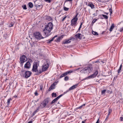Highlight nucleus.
Here are the masks:
<instances>
[{
    "label": "nucleus",
    "mask_w": 123,
    "mask_h": 123,
    "mask_svg": "<svg viewBox=\"0 0 123 123\" xmlns=\"http://www.w3.org/2000/svg\"><path fill=\"white\" fill-rule=\"evenodd\" d=\"M67 17V16H66L65 17H64L62 19V21H64V20Z\"/></svg>",
    "instance_id": "nucleus-51"
},
{
    "label": "nucleus",
    "mask_w": 123,
    "mask_h": 123,
    "mask_svg": "<svg viewBox=\"0 0 123 123\" xmlns=\"http://www.w3.org/2000/svg\"><path fill=\"white\" fill-rule=\"evenodd\" d=\"M109 113L108 114H110V113L112 112V110L111 109H109L108 110Z\"/></svg>",
    "instance_id": "nucleus-45"
},
{
    "label": "nucleus",
    "mask_w": 123,
    "mask_h": 123,
    "mask_svg": "<svg viewBox=\"0 0 123 123\" xmlns=\"http://www.w3.org/2000/svg\"><path fill=\"white\" fill-rule=\"evenodd\" d=\"M67 75V74H66V72L65 73H63V74H62L60 76V78H61L62 77H64L66 75Z\"/></svg>",
    "instance_id": "nucleus-25"
},
{
    "label": "nucleus",
    "mask_w": 123,
    "mask_h": 123,
    "mask_svg": "<svg viewBox=\"0 0 123 123\" xmlns=\"http://www.w3.org/2000/svg\"><path fill=\"white\" fill-rule=\"evenodd\" d=\"M61 38L60 37L58 38L56 40H55V41L57 42L59 41L60 40Z\"/></svg>",
    "instance_id": "nucleus-39"
},
{
    "label": "nucleus",
    "mask_w": 123,
    "mask_h": 123,
    "mask_svg": "<svg viewBox=\"0 0 123 123\" xmlns=\"http://www.w3.org/2000/svg\"><path fill=\"white\" fill-rule=\"evenodd\" d=\"M64 9L65 11H68V10L69 8L65 7H64Z\"/></svg>",
    "instance_id": "nucleus-41"
},
{
    "label": "nucleus",
    "mask_w": 123,
    "mask_h": 123,
    "mask_svg": "<svg viewBox=\"0 0 123 123\" xmlns=\"http://www.w3.org/2000/svg\"><path fill=\"white\" fill-rule=\"evenodd\" d=\"M55 83V82H54L51 85L49 89L48 90L49 91H50L51 90L54 89L55 88V86L56 85Z\"/></svg>",
    "instance_id": "nucleus-12"
},
{
    "label": "nucleus",
    "mask_w": 123,
    "mask_h": 123,
    "mask_svg": "<svg viewBox=\"0 0 123 123\" xmlns=\"http://www.w3.org/2000/svg\"><path fill=\"white\" fill-rule=\"evenodd\" d=\"M107 90H104L102 91V94H105V92Z\"/></svg>",
    "instance_id": "nucleus-36"
},
{
    "label": "nucleus",
    "mask_w": 123,
    "mask_h": 123,
    "mask_svg": "<svg viewBox=\"0 0 123 123\" xmlns=\"http://www.w3.org/2000/svg\"><path fill=\"white\" fill-rule=\"evenodd\" d=\"M13 24H12L11 23V24H10L9 25V27H12L13 26Z\"/></svg>",
    "instance_id": "nucleus-47"
},
{
    "label": "nucleus",
    "mask_w": 123,
    "mask_h": 123,
    "mask_svg": "<svg viewBox=\"0 0 123 123\" xmlns=\"http://www.w3.org/2000/svg\"><path fill=\"white\" fill-rule=\"evenodd\" d=\"M53 29V25L52 23L49 22L47 25L43 30V32L45 37H47L50 35L51 33V31Z\"/></svg>",
    "instance_id": "nucleus-1"
},
{
    "label": "nucleus",
    "mask_w": 123,
    "mask_h": 123,
    "mask_svg": "<svg viewBox=\"0 0 123 123\" xmlns=\"http://www.w3.org/2000/svg\"><path fill=\"white\" fill-rule=\"evenodd\" d=\"M97 19H94L92 21V23H95L97 21Z\"/></svg>",
    "instance_id": "nucleus-44"
},
{
    "label": "nucleus",
    "mask_w": 123,
    "mask_h": 123,
    "mask_svg": "<svg viewBox=\"0 0 123 123\" xmlns=\"http://www.w3.org/2000/svg\"><path fill=\"white\" fill-rule=\"evenodd\" d=\"M82 123H85V122H84L83 121H82Z\"/></svg>",
    "instance_id": "nucleus-64"
},
{
    "label": "nucleus",
    "mask_w": 123,
    "mask_h": 123,
    "mask_svg": "<svg viewBox=\"0 0 123 123\" xmlns=\"http://www.w3.org/2000/svg\"><path fill=\"white\" fill-rule=\"evenodd\" d=\"M0 104H1V106H2L3 103H2V100L1 101V102H0Z\"/></svg>",
    "instance_id": "nucleus-55"
},
{
    "label": "nucleus",
    "mask_w": 123,
    "mask_h": 123,
    "mask_svg": "<svg viewBox=\"0 0 123 123\" xmlns=\"http://www.w3.org/2000/svg\"><path fill=\"white\" fill-rule=\"evenodd\" d=\"M0 107L1 108H2V109H3V105H2V106H1V105L0 106Z\"/></svg>",
    "instance_id": "nucleus-59"
},
{
    "label": "nucleus",
    "mask_w": 123,
    "mask_h": 123,
    "mask_svg": "<svg viewBox=\"0 0 123 123\" xmlns=\"http://www.w3.org/2000/svg\"><path fill=\"white\" fill-rule=\"evenodd\" d=\"M22 7L23 9L25 10L27 9L26 5H24L22 6Z\"/></svg>",
    "instance_id": "nucleus-33"
},
{
    "label": "nucleus",
    "mask_w": 123,
    "mask_h": 123,
    "mask_svg": "<svg viewBox=\"0 0 123 123\" xmlns=\"http://www.w3.org/2000/svg\"><path fill=\"white\" fill-rule=\"evenodd\" d=\"M12 99L11 98H10L9 99H8L7 100V106H6V107H8V106H9L10 103V101Z\"/></svg>",
    "instance_id": "nucleus-26"
},
{
    "label": "nucleus",
    "mask_w": 123,
    "mask_h": 123,
    "mask_svg": "<svg viewBox=\"0 0 123 123\" xmlns=\"http://www.w3.org/2000/svg\"><path fill=\"white\" fill-rule=\"evenodd\" d=\"M26 58L25 56L24 55H23L20 57V63L23 65V63L25 62L26 60H25V58Z\"/></svg>",
    "instance_id": "nucleus-8"
},
{
    "label": "nucleus",
    "mask_w": 123,
    "mask_h": 123,
    "mask_svg": "<svg viewBox=\"0 0 123 123\" xmlns=\"http://www.w3.org/2000/svg\"><path fill=\"white\" fill-rule=\"evenodd\" d=\"M97 68H98V66L97 65Z\"/></svg>",
    "instance_id": "nucleus-63"
},
{
    "label": "nucleus",
    "mask_w": 123,
    "mask_h": 123,
    "mask_svg": "<svg viewBox=\"0 0 123 123\" xmlns=\"http://www.w3.org/2000/svg\"><path fill=\"white\" fill-rule=\"evenodd\" d=\"M114 27V24H112L111 25L110 29L109 30V31L110 32L112 31Z\"/></svg>",
    "instance_id": "nucleus-17"
},
{
    "label": "nucleus",
    "mask_w": 123,
    "mask_h": 123,
    "mask_svg": "<svg viewBox=\"0 0 123 123\" xmlns=\"http://www.w3.org/2000/svg\"><path fill=\"white\" fill-rule=\"evenodd\" d=\"M120 120L121 121H123V117H121L120 118Z\"/></svg>",
    "instance_id": "nucleus-48"
},
{
    "label": "nucleus",
    "mask_w": 123,
    "mask_h": 123,
    "mask_svg": "<svg viewBox=\"0 0 123 123\" xmlns=\"http://www.w3.org/2000/svg\"><path fill=\"white\" fill-rule=\"evenodd\" d=\"M57 37V35H56L54 37H53L50 40H49L48 41V43H51V42L53 41L54 39H55V38L56 37Z\"/></svg>",
    "instance_id": "nucleus-18"
},
{
    "label": "nucleus",
    "mask_w": 123,
    "mask_h": 123,
    "mask_svg": "<svg viewBox=\"0 0 123 123\" xmlns=\"http://www.w3.org/2000/svg\"><path fill=\"white\" fill-rule=\"evenodd\" d=\"M27 62H30V63H32V60L31 59H30Z\"/></svg>",
    "instance_id": "nucleus-50"
},
{
    "label": "nucleus",
    "mask_w": 123,
    "mask_h": 123,
    "mask_svg": "<svg viewBox=\"0 0 123 123\" xmlns=\"http://www.w3.org/2000/svg\"><path fill=\"white\" fill-rule=\"evenodd\" d=\"M72 39H74V38L73 37H70L69 39H65L63 41L62 44H65L69 43L71 42V40Z\"/></svg>",
    "instance_id": "nucleus-9"
},
{
    "label": "nucleus",
    "mask_w": 123,
    "mask_h": 123,
    "mask_svg": "<svg viewBox=\"0 0 123 123\" xmlns=\"http://www.w3.org/2000/svg\"><path fill=\"white\" fill-rule=\"evenodd\" d=\"M43 86L42 85H40V90H42L43 89Z\"/></svg>",
    "instance_id": "nucleus-40"
},
{
    "label": "nucleus",
    "mask_w": 123,
    "mask_h": 123,
    "mask_svg": "<svg viewBox=\"0 0 123 123\" xmlns=\"http://www.w3.org/2000/svg\"><path fill=\"white\" fill-rule=\"evenodd\" d=\"M88 6L91 7L92 9H93L94 8V5L92 3H89L88 5Z\"/></svg>",
    "instance_id": "nucleus-19"
},
{
    "label": "nucleus",
    "mask_w": 123,
    "mask_h": 123,
    "mask_svg": "<svg viewBox=\"0 0 123 123\" xmlns=\"http://www.w3.org/2000/svg\"><path fill=\"white\" fill-rule=\"evenodd\" d=\"M22 72L23 76L26 78L29 77L31 74V72L29 71H23Z\"/></svg>",
    "instance_id": "nucleus-4"
},
{
    "label": "nucleus",
    "mask_w": 123,
    "mask_h": 123,
    "mask_svg": "<svg viewBox=\"0 0 123 123\" xmlns=\"http://www.w3.org/2000/svg\"><path fill=\"white\" fill-rule=\"evenodd\" d=\"M34 35L35 37L37 40H40L44 38L42 36L41 34L39 32H37L35 33H34Z\"/></svg>",
    "instance_id": "nucleus-6"
},
{
    "label": "nucleus",
    "mask_w": 123,
    "mask_h": 123,
    "mask_svg": "<svg viewBox=\"0 0 123 123\" xmlns=\"http://www.w3.org/2000/svg\"><path fill=\"white\" fill-rule=\"evenodd\" d=\"M57 100L55 98L51 102V104H52L53 103H54Z\"/></svg>",
    "instance_id": "nucleus-31"
},
{
    "label": "nucleus",
    "mask_w": 123,
    "mask_h": 123,
    "mask_svg": "<svg viewBox=\"0 0 123 123\" xmlns=\"http://www.w3.org/2000/svg\"><path fill=\"white\" fill-rule=\"evenodd\" d=\"M9 34H7L6 33H5L3 35V38L5 39H6L8 37Z\"/></svg>",
    "instance_id": "nucleus-16"
},
{
    "label": "nucleus",
    "mask_w": 123,
    "mask_h": 123,
    "mask_svg": "<svg viewBox=\"0 0 123 123\" xmlns=\"http://www.w3.org/2000/svg\"><path fill=\"white\" fill-rule=\"evenodd\" d=\"M98 62H99V61H96L95 62V63H98Z\"/></svg>",
    "instance_id": "nucleus-62"
},
{
    "label": "nucleus",
    "mask_w": 123,
    "mask_h": 123,
    "mask_svg": "<svg viewBox=\"0 0 123 123\" xmlns=\"http://www.w3.org/2000/svg\"><path fill=\"white\" fill-rule=\"evenodd\" d=\"M73 72V71L70 70L69 71H67V72H66V73L67 75L68 74H70V73H72Z\"/></svg>",
    "instance_id": "nucleus-32"
},
{
    "label": "nucleus",
    "mask_w": 123,
    "mask_h": 123,
    "mask_svg": "<svg viewBox=\"0 0 123 123\" xmlns=\"http://www.w3.org/2000/svg\"><path fill=\"white\" fill-rule=\"evenodd\" d=\"M123 31V27L121 28L120 31Z\"/></svg>",
    "instance_id": "nucleus-56"
},
{
    "label": "nucleus",
    "mask_w": 123,
    "mask_h": 123,
    "mask_svg": "<svg viewBox=\"0 0 123 123\" xmlns=\"http://www.w3.org/2000/svg\"><path fill=\"white\" fill-rule=\"evenodd\" d=\"M122 65L121 64L120 66L119 69L118 70V73H119L121 72V70L122 68Z\"/></svg>",
    "instance_id": "nucleus-27"
},
{
    "label": "nucleus",
    "mask_w": 123,
    "mask_h": 123,
    "mask_svg": "<svg viewBox=\"0 0 123 123\" xmlns=\"http://www.w3.org/2000/svg\"><path fill=\"white\" fill-rule=\"evenodd\" d=\"M31 64L29 62H27L25 64L24 68L27 69H29L31 68Z\"/></svg>",
    "instance_id": "nucleus-11"
},
{
    "label": "nucleus",
    "mask_w": 123,
    "mask_h": 123,
    "mask_svg": "<svg viewBox=\"0 0 123 123\" xmlns=\"http://www.w3.org/2000/svg\"><path fill=\"white\" fill-rule=\"evenodd\" d=\"M82 105H81V106H80V107H78L77 108L78 109H81L82 107Z\"/></svg>",
    "instance_id": "nucleus-52"
},
{
    "label": "nucleus",
    "mask_w": 123,
    "mask_h": 123,
    "mask_svg": "<svg viewBox=\"0 0 123 123\" xmlns=\"http://www.w3.org/2000/svg\"><path fill=\"white\" fill-rule=\"evenodd\" d=\"M63 95L62 94H61L59 96H58L57 97V98H56V99L58 100Z\"/></svg>",
    "instance_id": "nucleus-37"
},
{
    "label": "nucleus",
    "mask_w": 123,
    "mask_h": 123,
    "mask_svg": "<svg viewBox=\"0 0 123 123\" xmlns=\"http://www.w3.org/2000/svg\"><path fill=\"white\" fill-rule=\"evenodd\" d=\"M69 1L70 3H71L72 2V0H66L65 1L64 4H65V3L66 2H67V1Z\"/></svg>",
    "instance_id": "nucleus-42"
},
{
    "label": "nucleus",
    "mask_w": 123,
    "mask_h": 123,
    "mask_svg": "<svg viewBox=\"0 0 123 123\" xmlns=\"http://www.w3.org/2000/svg\"><path fill=\"white\" fill-rule=\"evenodd\" d=\"M110 115V114H108V115H107L106 118V119H105V121H107L108 120Z\"/></svg>",
    "instance_id": "nucleus-38"
},
{
    "label": "nucleus",
    "mask_w": 123,
    "mask_h": 123,
    "mask_svg": "<svg viewBox=\"0 0 123 123\" xmlns=\"http://www.w3.org/2000/svg\"><path fill=\"white\" fill-rule=\"evenodd\" d=\"M14 98H16L17 97V96L16 95H15L14 96Z\"/></svg>",
    "instance_id": "nucleus-60"
},
{
    "label": "nucleus",
    "mask_w": 123,
    "mask_h": 123,
    "mask_svg": "<svg viewBox=\"0 0 123 123\" xmlns=\"http://www.w3.org/2000/svg\"><path fill=\"white\" fill-rule=\"evenodd\" d=\"M98 74V72L97 71H96L93 74L88 76L86 79H90L92 78H94L96 77V76Z\"/></svg>",
    "instance_id": "nucleus-10"
},
{
    "label": "nucleus",
    "mask_w": 123,
    "mask_h": 123,
    "mask_svg": "<svg viewBox=\"0 0 123 123\" xmlns=\"http://www.w3.org/2000/svg\"><path fill=\"white\" fill-rule=\"evenodd\" d=\"M49 64L47 62L44 63L43 65L42 66V69L45 71H46L48 68Z\"/></svg>",
    "instance_id": "nucleus-7"
},
{
    "label": "nucleus",
    "mask_w": 123,
    "mask_h": 123,
    "mask_svg": "<svg viewBox=\"0 0 123 123\" xmlns=\"http://www.w3.org/2000/svg\"><path fill=\"white\" fill-rule=\"evenodd\" d=\"M82 35L81 33H78L75 35L76 37L77 38H78L80 39H82Z\"/></svg>",
    "instance_id": "nucleus-13"
},
{
    "label": "nucleus",
    "mask_w": 123,
    "mask_h": 123,
    "mask_svg": "<svg viewBox=\"0 0 123 123\" xmlns=\"http://www.w3.org/2000/svg\"><path fill=\"white\" fill-rule=\"evenodd\" d=\"M45 18L46 20L49 21H50L52 19L51 17L49 16H46Z\"/></svg>",
    "instance_id": "nucleus-22"
},
{
    "label": "nucleus",
    "mask_w": 123,
    "mask_h": 123,
    "mask_svg": "<svg viewBox=\"0 0 123 123\" xmlns=\"http://www.w3.org/2000/svg\"><path fill=\"white\" fill-rule=\"evenodd\" d=\"M50 100L49 98H47L45 99L43 102L45 104L47 105L48 102Z\"/></svg>",
    "instance_id": "nucleus-15"
},
{
    "label": "nucleus",
    "mask_w": 123,
    "mask_h": 123,
    "mask_svg": "<svg viewBox=\"0 0 123 123\" xmlns=\"http://www.w3.org/2000/svg\"><path fill=\"white\" fill-rule=\"evenodd\" d=\"M69 78L68 76H66L65 77L64 80L65 81H67L68 80Z\"/></svg>",
    "instance_id": "nucleus-35"
},
{
    "label": "nucleus",
    "mask_w": 123,
    "mask_h": 123,
    "mask_svg": "<svg viewBox=\"0 0 123 123\" xmlns=\"http://www.w3.org/2000/svg\"><path fill=\"white\" fill-rule=\"evenodd\" d=\"M85 104H84L82 105V107H83V106H85Z\"/></svg>",
    "instance_id": "nucleus-61"
},
{
    "label": "nucleus",
    "mask_w": 123,
    "mask_h": 123,
    "mask_svg": "<svg viewBox=\"0 0 123 123\" xmlns=\"http://www.w3.org/2000/svg\"><path fill=\"white\" fill-rule=\"evenodd\" d=\"M47 105L44 103L43 102L41 104V106L42 108H43L45 107Z\"/></svg>",
    "instance_id": "nucleus-20"
},
{
    "label": "nucleus",
    "mask_w": 123,
    "mask_h": 123,
    "mask_svg": "<svg viewBox=\"0 0 123 123\" xmlns=\"http://www.w3.org/2000/svg\"><path fill=\"white\" fill-rule=\"evenodd\" d=\"M83 23V22H82L81 24H80V26L79 27V28H81V27H82V24Z\"/></svg>",
    "instance_id": "nucleus-53"
},
{
    "label": "nucleus",
    "mask_w": 123,
    "mask_h": 123,
    "mask_svg": "<svg viewBox=\"0 0 123 123\" xmlns=\"http://www.w3.org/2000/svg\"><path fill=\"white\" fill-rule=\"evenodd\" d=\"M78 85V84H75L72 86H71V87L69 88V89L68 91L73 90L75 88H76V87H77Z\"/></svg>",
    "instance_id": "nucleus-14"
},
{
    "label": "nucleus",
    "mask_w": 123,
    "mask_h": 123,
    "mask_svg": "<svg viewBox=\"0 0 123 123\" xmlns=\"http://www.w3.org/2000/svg\"><path fill=\"white\" fill-rule=\"evenodd\" d=\"M32 121H30L28 122V123H32Z\"/></svg>",
    "instance_id": "nucleus-57"
},
{
    "label": "nucleus",
    "mask_w": 123,
    "mask_h": 123,
    "mask_svg": "<svg viewBox=\"0 0 123 123\" xmlns=\"http://www.w3.org/2000/svg\"><path fill=\"white\" fill-rule=\"evenodd\" d=\"M109 10H110V13L111 15V14L112 13V9H111L110 8L109 9Z\"/></svg>",
    "instance_id": "nucleus-46"
},
{
    "label": "nucleus",
    "mask_w": 123,
    "mask_h": 123,
    "mask_svg": "<svg viewBox=\"0 0 123 123\" xmlns=\"http://www.w3.org/2000/svg\"><path fill=\"white\" fill-rule=\"evenodd\" d=\"M102 15L103 16V17L105 19H107L108 18V17L107 15H105L104 14H102Z\"/></svg>",
    "instance_id": "nucleus-34"
},
{
    "label": "nucleus",
    "mask_w": 123,
    "mask_h": 123,
    "mask_svg": "<svg viewBox=\"0 0 123 123\" xmlns=\"http://www.w3.org/2000/svg\"><path fill=\"white\" fill-rule=\"evenodd\" d=\"M93 66L91 64H89L88 65L87 67L82 69V68H80L77 69L76 70L80 69V72L82 73H87L88 74L90 73L93 70Z\"/></svg>",
    "instance_id": "nucleus-2"
},
{
    "label": "nucleus",
    "mask_w": 123,
    "mask_h": 123,
    "mask_svg": "<svg viewBox=\"0 0 123 123\" xmlns=\"http://www.w3.org/2000/svg\"><path fill=\"white\" fill-rule=\"evenodd\" d=\"M80 29L81 28H79L78 29V31L77 32H78V31H80Z\"/></svg>",
    "instance_id": "nucleus-58"
},
{
    "label": "nucleus",
    "mask_w": 123,
    "mask_h": 123,
    "mask_svg": "<svg viewBox=\"0 0 123 123\" xmlns=\"http://www.w3.org/2000/svg\"><path fill=\"white\" fill-rule=\"evenodd\" d=\"M45 71L43 70V69L42 68V69H39L38 70V72L37 73V74H41L42 73L43 71Z\"/></svg>",
    "instance_id": "nucleus-21"
},
{
    "label": "nucleus",
    "mask_w": 123,
    "mask_h": 123,
    "mask_svg": "<svg viewBox=\"0 0 123 123\" xmlns=\"http://www.w3.org/2000/svg\"><path fill=\"white\" fill-rule=\"evenodd\" d=\"M92 33L93 34L96 36H97L98 35V33L96 32L93 31L92 32Z\"/></svg>",
    "instance_id": "nucleus-29"
},
{
    "label": "nucleus",
    "mask_w": 123,
    "mask_h": 123,
    "mask_svg": "<svg viewBox=\"0 0 123 123\" xmlns=\"http://www.w3.org/2000/svg\"><path fill=\"white\" fill-rule=\"evenodd\" d=\"M39 65V64L37 62H34L32 69V70L33 72H38L37 68Z\"/></svg>",
    "instance_id": "nucleus-5"
},
{
    "label": "nucleus",
    "mask_w": 123,
    "mask_h": 123,
    "mask_svg": "<svg viewBox=\"0 0 123 123\" xmlns=\"http://www.w3.org/2000/svg\"><path fill=\"white\" fill-rule=\"evenodd\" d=\"M52 97H56V94L54 92L52 94Z\"/></svg>",
    "instance_id": "nucleus-30"
},
{
    "label": "nucleus",
    "mask_w": 123,
    "mask_h": 123,
    "mask_svg": "<svg viewBox=\"0 0 123 123\" xmlns=\"http://www.w3.org/2000/svg\"><path fill=\"white\" fill-rule=\"evenodd\" d=\"M52 0H45V1L47 2L50 3L51 1Z\"/></svg>",
    "instance_id": "nucleus-43"
},
{
    "label": "nucleus",
    "mask_w": 123,
    "mask_h": 123,
    "mask_svg": "<svg viewBox=\"0 0 123 123\" xmlns=\"http://www.w3.org/2000/svg\"><path fill=\"white\" fill-rule=\"evenodd\" d=\"M99 118H98L96 123H99Z\"/></svg>",
    "instance_id": "nucleus-54"
},
{
    "label": "nucleus",
    "mask_w": 123,
    "mask_h": 123,
    "mask_svg": "<svg viewBox=\"0 0 123 123\" xmlns=\"http://www.w3.org/2000/svg\"><path fill=\"white\" fill-rule=\"evenodd\" d=\"M35 96H37L38 95V93H37V91H36L35 92V93H34Z\"/></svg>",
    "instance_id": "nucleus-49"
},
{
    "label": "nucleus",
    "mask_w": 123,
    "mask_h": 123,
    "mask_svg": "<svg viewBox=\"0 0 123 123\" xmlns=\"http://www.w3.org/2000/svg\"><path fill=\"white\" fill-rule=\"evenodd\" d=\"M78 13H77L75 16V17L71 21V25L72 26H75L77 25V21L78 20L77 16Z\"/></svg>",
    "instance_id": "nucleus-3"
},
{
    "label": "nucleus",
    "mask_w": 123,
    "mask_h": 123,
    "mask_svg": "<svg viewBox=\"0 0 123 123\" xmlns=\"http://www.w3.org/2000/svg\"><path fill=\"white\" fill-rule=\"evenodd\" d=\"M39 109V107H38L37 109H36L33 112V115L34 116L35 115V114L38 111V110Z\"/></svg>",
    "instance_id": "nucleus-23"
},
{
    "label": "nucleus",
    "mask_w": 123,
    "mask_h": 123,
    "mask_svg": "<svg viewBox=\"0 0 123 123\" xmlns=\"http://www.w3.org/2000/svg\"><path fill=\"white\" fill-rule=\"evenodd\" d=\"M36 2H35V4L34 6L37 7V8H38V7L41 6V7H42V5H38L35 4Z\"/></svg>",
    "instance_id": "nucleus-28"
},
{
    "label": "nucleus",
    "mask_w": 123,
    "mask_h": 123,
    "mask_svg": "<svg viewBox=\"0 0 123 123\" xmlns=\"http://www.w3.org/2000/svg\"><path fill=\"white\" fill-rule=\"evenodd\" d=\"M28 6L30 8H32L33 6V3L31 2H30L28 3Z\"/></svg>",
    "instance_id": "nucleus-24"
}]
</instances>
